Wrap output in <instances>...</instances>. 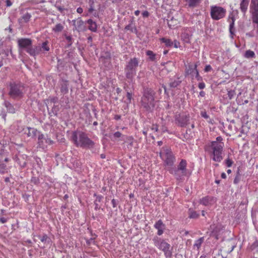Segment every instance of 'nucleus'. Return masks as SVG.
I'll return each instance as SVG.
<instances>
[{"instance_id":"nucleus-1","label":"nucleus","mask_w":258,"mask_h":258,"mask_svg":"<svg viewBox=\"0 0 258 258\" xmlns=\"http://www.w3.org/2000/svg\"><path fill=\"white\" fill-rule=\"evenodd\" d=\"M7 89L10 98L15 100L22 99L26 92L24 84L19 81L12 80L8 82Z\"/></svg>"},{"instance_id":"nucleus-2","label":"nucleus","mask_w":258,"mask_h":258,"mask_svg":"<svg viewBox=\"0 0 258 258\" xmlns=\"http://www.w3.org/2000/svg\"><path fill=\"white\" fill-rule=\"evenodd\" d=\"M71 140L77 147L83 148L92 149L95 145V143L89 138L85 133L80 131L72 133Z\"/></svg>"},{"instance_id":"nucleus-3","label":"nucleus","mask_w":258,"mask_h":258,"mask_svg":"<svg viewBox=\"0 0 258 258\" xmlns=\"http://www.w3.org/2000/svg\"><path fill=\"white\" fill-rule=\"evenodd\" d=\"M223 138L217 137L216 141L211 142L209 147L211 148L212 159L213 161L220 162L223 159V150L224 144L222 142Z\"/></svg>"},{"instance_id":"nucleus-4","label":"nucleus","mask_w":258,"mask_h":258,"mask_svg":"<svg viewBox=\"0 0 258 258\" xmlns=\"http://www.w3.org/2000/svg\"><path fill=\"white\" fill-rule=\"evenodd\" d=\"M154 92L150 88H146L142 98L141 105L143 108L148 112H151L155 107Z\"/></svg>"},{"instance_id":"nucleus-5","label":"nucleus","mask_w":258,"mask_h":258,"mask_svg":"<svg viewBox=\"0 0 258 258\" xmlns=\"http://www.w3.org/2000/svg\"><path fill=\"white\" fill-rule=\"evenodd\" d=\"M159 154L165 166H169L171 168L174 165L175 162V157L170 148L167 147H163Z\"/></svg>"},{"instance_id":"nucleus-6","label":"nucleus","mask_w":258,"mask_h":258,"mask_svg":"<svg viewBox=\"0 0 258 258\" xmlns=\"http://www.w3.org/2000/svg\"><path fill=\"white\" fill-rule=\"evenodd\" d=\"M187 161L185 159H181L177 167H171L168 169L169 173L173 175L177 180H180L186 176L187 172Z\"/></svg>"},{"instance_id":"nucleus-7","label":"nucleus","mask_w":258,"mask_h":258,"mask_svg":"<svg viewBox=\"0 0 258 258\" xmlns=\"http://www.w3.org/2000/svg\"><path fill=\"white\" fill-rule=\"evenodd\" d=\"M139 63V59L137 57L131 58L126 62L124 68V73L127 79L132 80L136 75Z\"/></svg>"},{"instance_id":"nucleus-8","label":"nucleus","mask_w":258,"mask_h":258,"mask_svg":"<svg viewBox=\"0 0 258 258\" xmlns=\"http://www.w3.org/2000/svg\"><path fill=\"white\" fill-rule=\"evenodd\" d=\"M226 10L223 7L212 6L210 8V15L213 20H219L226 16Z\"/></svg>"},{"instance_id":"nucleus-9","label":"nucleus","mask_w":258,"mask_h":258,"mask_svg":"<svg viewBox=\"0 0 258 258\" xmlns=\"http://www.w3.org/2000/svg\"><path fill=\"white\" fill-rule=\"evenodd\" d=\"M223 230L224 227L221 224H212L210 226L207 233L209 234L210 236L218 240Z\"/></svg>"},{"instance_id":"nucleus-10","label":"nucleus","mask_w":258,"mask_h":258,"mask_svg":"<svg viewBox=\"0 0 258 258\" xmlns=\"http://www.w3.org/2000/svg\"><path fill=\"white\" fill-rule=\"evenodd\" d=\"M37 145L38 147L42 149H45L49 145L53 144L54 142L51 140L47 136H45L41 133L38 137Z\"/></svg>"},{"instance_id":"nucleus-11","label":"nucleus","mask_w":258,"mask_h":258,"mask_svg":"<svg viewBox=\"0 0 258 258\" xmlns=\"http://www.w3.org/2000/svg\"><path fill=\"white\" fill-rule=\"evenodd\" d=\"M19 48L21 50H25L28 53V51L32 46V41L30 38H23L18 40Z\"/></svg>"},{"instance_id":"nucleus-12","label":"nucleus","mask_w":258,"mask_h":258,"mask_svg":"<svg viewBox=\"0 0 258 258\" xmlns=\"http://www.w3.org/2000/svg\"><path fill=\"white\" fill-rule=\"evenodd\" d=\"M250 13L252 22L258 25V0H251Z\"/></svg>"},{"instance_id":"nucleus-13","label":"nucleus","mask_w":258,"mask_h":258,"mask_svg":"<svg viewBox=\"0 0 258 258\" xmlns=\"http://www.w3.org/2000/svg\"><path fill=\"white\" fill-rule=\"evenodd\" d=\"M21 132H23L24 134H26L28 137H30L32 139H35L36 137L38 138L39 135L41 133V132L37 129L31 127L23 128ZM19 132H21V131H19Z\"/></svg>"},{"instance_id":"nucleus-14","label":"nucleus","mask_w":258,"mask_h":258,"mask_svg":"<svg viewBox=\"0 0 258 258\" xmlns=\"http://www.w3.org/2000/svg\"><path fill=\"white\" fill-rule=\"evenodd\" d=\"M72 23L74 27V30H76L78 32L84 31L86 30L84 22L80 18L73 20Z\"/></svg>"},{"instance_id":"nucleus-15","label":"nucleus","mask_w":258,"mask_h":258,"mask_svg":"<svg viewBox=\"0 0 258 258\" xmlns=\"http://www.w3.org/2000/svg\"><path fill=\"white\" fill-rule=\"evenodd\" d=\"M114 139L120 138L121 141H125L126 140L128 142V146L131 147L133 146V138L131 136H126L123 135L120 132H116L113 135Z\"/></svg>"},{"instance_id":"nucleus-16","label":"nucleus","mask_w":258,"mask_h":258,"mask_svg":"<svg viewBox=\"0 0 258 258\" xmlns=\"http://www.w3.org/2000/svg\"><path fill=\"white\" fill-rule=\"evenodd\" d=\"M170 245L164 240V241L162 242L161 246H160L159 249L164 252L166 257L168 258L170 257L172 254V251L170 250Z\"/></svg>"},{"instance_id":"nucleus-17","label":"nucleus","mask_w":258,"mask_h":258,"mask_svg":"<svg viewBox=\"0 0 258 258\" xmlns=\"http://www.w3.org/2000/svg\"><path fill=\"white\" fill-rule=\"evenodd\" d=\"M216 202V199L213 197L206 196L202 198L200 200V204L204 206H207L209 205H213Z\"/></svg>"},{"instance_id":"nucleus-18","label":"nucleus","mask_w":258,"mask_h":258,"mask_svg":"<svg viewBox=\"0 0 258 258\" xmlns=\"http://www.w3.org/2000/svg\"><path fill=\"white\" fill-rule=\"evenodd\" d=\"M235 20L236 18L233 17L232 14H229L227 21L229 22V32L231 38H233L234 35V23Z\"/></svg>"},{"instance_id":"nucleus-19","label":"nucleus","mask_w":258,"mask_h":258,"mask_svg":"<svg viewBox=\"0 0 258 258\" xmlns=\"http://www.w3.org/2000/svg\"><path fill=\"white\" fill-rule=\"evenodd\" d=\"M185 6L190 9H194L199 7L202 0H184Z\"/></svg>"},{"instance_id":"nucleus-20","label":"nucleus","mask_w":258,"mask_h":258,"mask_svg":"<svg viewBox=\"0 0 258 258\" xmlns=\"http://www.w3.org/2000/svg\"><path fill=\"white\" fill-rule=\"evenodd\" d=\"M154 227L158 230L157 234L161 235L165 229V225L163 223L161 220H159L154 224Z\"/></svg>"},{"instance_id":"nucleus-21","label":"nucleus","mask_w":258,"mask_h":258,"mask_svg":"<svg viewBox=\"0 0 258 258\" xmlns=\"http://www.w3.org/2000/svg\"><path fill=\"white\" fill-rule=\"evenodd\" d=\"M60 90L61 93L63 94H66L69 92V82L68 81L62 79L60 82Z\"/></svg>"},{"instance_id":"nucleus-22","label":"nucleus","mask_w":258,"mask_h":258,"mask_svg":"<svg viewBox=\"0 0 258 258\" xmlns=\"http://www.w3.org/2000/svg\"><path fill=\"white\" fill-rule=\"evenodd\" d=\"M41 53L40 45L32 46L31 49L28 51V54L33 57L39 55Z\"/></svg>"},{"instance_id":"nucleus-23","label":"nucleus","mask_w":258,"mask_h":258,"mask_svg":"<svg viewBox=\"0 0 258 258\" xmlns=\"http://www.w3.org/2000/svg\"><path fill=\"white\" fill-rule=\"evenodd\" d=\"M191 36L190 32L187 29H185L181 34V39L184 43H190Z\"/></svg>"},{"instance_id":"nucleus-24","label":"nucleus","mask_w":258,"mask_h":258,"mask_svg":"<svg viewBox=\"0 0 258 258\" xmlns=\"http://www.w3.org/2000/svg\"><path fill=\"white\" fill-rule=\"evenodd\" d=\"M31 18V14L27 12L23 14L22 16L18 19V22L20 24L22 25L28 22Z\"/></svg>"},{"instance_id":"nucleus-25","label":"nucleus","mask_w":258,"mask_h":258,"mask_svg":"<svg viewBox=\"0 0 258 258\" xmlns=\"http://www.w3.org/2000/svg\"><path fill=\"white\" fill-rule=\"evenodd\" d=\"M189 117L186 115H183L180 116L177 119V120L180 126H184L187 125L188 121H189Z\"/></svg>"},{"instance_id":"nucleus-26","label":"nucleus","mask_w":258,"mask_h":258,"mask_svg":"<svg viewBox=\"0 0 258 258\" xmlns=\"http://www.w3.org/2000/svg\"><path fill=\"white\" fill-rule=\"evenodd\" d=\"M248 4L249 0H242L240 4V10L244 15L246 13L247 10Z\"/></svg>"},{"instance_id":"nucleus-27","label":"nucleus","mask_w":258,"mask_h":258,"mask_svg":"<svg viewBox=\"0 0 258 258\" xmlns=\"http://www.w3.org/2000/svg\"><path fill=\"white\" fill-rule=\"evenodd\" d=\"M94 196L96 197V199L94 201L95 210L96 211L100 209V206L99 205V203L101 202L103 199V196L101 195H97L96 194H94Z\"/></svg>"},{"instance_id":"nucleus-28","label":"nucleus","mask_w":258,"mask_h":258,"mask_svg":"<svg viewBox=\"0 0 258 258\" xmlns=\"http://www.w3.org/2000/svg\"><path fill=\"white\" fill-rule=\"evenodd\" d=\"M88 24V29L92 31L96 32L97 31V26L95 22L93 21L92 19H89L87 21Z\"/></svg>"},{"instance_id":"nucleus-29","label":"nucleus","mask_w":258,"mask_h":258,"mask_svg":"<svg viewBox=\"0 0 258 258\" xmlns=\"http://www.w3.org/2000/svg\"><path fill=\"white\" fill-rule=\"evenodd\" d=\"M4 105L7 108L8 112L11 113L15 112V108L9 101L5 100L4 102Z\"/></svg>"},{"instance_id":"nucleus-30","label":"nucleus","mask_w":258,"mask_h":258,"mask_svg":"<svg viewBox=\"0 0 258 258\" xmlns=\"http://www.w3.org/2000/svg\"><path fill=\"white\" fill-rule=\"evenodd\" d=\"M197 65L196 64L189 65L186 69V74L187 75H190L194 77V73L197 70Z\"/></svg>"},{"instance_id":"nucleus-31","label":"nucleus","mask_w":258,"mask_h":258,"mask_svg":"<svg viewBox=\"0 0 258 258\" xmlns=\"http://www.w3.org/2000/svg\"><path fill=\"white\" fill-rule=\"evenodd\" d=\"M204 237H202L195 241V242L193 245V248L199 250L202 244L204 242Z\"/></svg>"},{"instance_id":"nucleus-32","label":"nucleus","mask_w":258,"mask_h":258,"mask_svg":"<svg viewBox=\"0 0 258 258\" xmlns=\"http://www.w3.org/2000/svg\"><path fill=\"white\" fill-rule=\"evenodd\" d=\"M181 81L179 80V78L176 79H171L169 83V86L171 88H176L180 84Z\"/></svg>"},{"instance_id":"nucleus-33","label":"nucleus","mask_w":258,"mask_h":258,"mask_svg":"<svg viewBox=\"0 0 258 258\" xmlns=\"http://www.w3.org/2000/svg\"><path fill=\"white\" fill-rule=\"evenodd\" d=\"M153 241L154 245L159 249L160 246H161L162 242L164 241V240L162 239L157 236H155L153 238Z\"/></svg>"},{"instance_id":"nucleus-34","label":"nucleus","mask_w":258,"mask_h":258,"mask_svg":"<svg viewBox=\"0 0 258 258\" xmlns=\"http://www.w3.org/2000/svg\"><path fill=\"white\" fill-rule=\"evenodd\" d=\"M146 55L149 56L150 60L155 61L157 59V55L151 50H147Z\"/></svg>"},{"instance_id":"nucleus-35","label":"nucleus","mask_w":258,"mask_h":258,"mask_svg":"<svg viewBox=\"0 0 258 258\" xmlns=\"http://www.w3.org/2000/svg\"><path fill=\"white\" fill-rule=\"evenodd\" d=\"M48 44V42L47 41H45L42 43L41 45H40L42 53H44L45 51H48L50 50V48Z\"/></svg>"},{"instance_id":"nucleus-36","label":"nucleus","mask_w":258,"mask_h":258,"mask_svg":"<svg viewBox=\"0 0 258 258\" xmlns=\"http://www.w3.org/2000/svg\"><path fill=\"white\" fill-rule=\"evenodd\" d=\"M63 28L64 27L61 24L58 23L52 28V31L55 33H58L61 32L63 29Z\"/></svg>"},{"instance_id":"nucleus-37","label":"nucleus","mask_w":258,"mask_h":258,"mask_svg":"<svg viewBox=\"0 0 258 258\" xmlns=\"http://www.w3.org/2000/svg\"><path fill=\"white\" fill-rule=\"evenodd\" d=\"M161 41L166 45L167 47H171L173 45V42L170 39L165 38H162L160 39Z\"/></svg>"},{"instance_id":"nucleus-38","label":"nucleus","mask_w":258,"mask_h":258,"mask_svg":"<svg viewBox=\"0 0 258 258\" xmlns=\"http://www.w3.org/2000/svg\"><path fill=\"white\" fill-rule=\"evenodd\" d=\"M244 56L247 58H254L255 57V53L253 51L248 50L245 51Z\"/></svg>"},{"instance_id":"nucleus-39","label":"nucleus","mask_w":258,"mask_h":258,"mask_svg":"<svg viewBox=\"0 0 258 258\" xmlns=\"http://www.w3.org/2000/svg\"><path fill=\"white\" fill-rule=\"evenodd\" d=\"M199 217V214L194 211H190L189 218L192 219L198 218Z\"/></svg>"},{"instance_id":"nucleus-40","label":"nucleus","mask_w":258,"mask_h":258,"mask_svg":"<svg viewBox=\"0 0 258 258\" xmlns=\"http://www.w3.org/2000/svg\"><path fill=\"white\" fill-rule=\"evenodd\" d=\"M7 165L4 163H0V173L4 174L7 172Z\"/></svg>"},{"instance_id":"nucleus-41","label":"nucleus","mask_w":258,"mask_h":258,"mask_svg":"<svg viewBox=\"0 0 258 258\" xmlns=\"http://www.w3.org/2000/svg\"><path fill=\"white\" fill-rule=\"evenodd\" d=\"M40 240L44 243L49 242V238L48 237V236L46 234H44L42 236L40 237Z\"/></svg>"},{"instance_id":"nucleus-42","label":"nucleus","mask_w":258,"mask_h":258,"mask_svg":"<svg viewBox=\"0 0 258 258\" xmlns=\"http://www.w3.org/2000/svg\"><path fill=\"white\" fill-rule=\"evenodd\" d=\"M124 29L126 30H130L132 32H135L137 31L136 28L132 26V23L129 24L128 25L126 26Z\"/></svg>"},{"instance_id":"nucleus-43","label":"nucleus","mask_w":258,"mask_h":258,"mask_svg":"<svg viewBox=\"0 0 258 258\" xmlns=\"http://www.w3.org/2000/svg\"><path fill=\"white\" fill-rule=\"evenodd\" d=\"M31 182L34 184H38L40 183L39 178L36 176H32L31 179Z\"/></svg>"},{"instance_id":"nucleus-44","label":"nucleus","mask_w":258,"mask_h":258,"mask_svg":"<svg viewBox=\"0 0 258 258\" xmlns=\"http://www.w3.org/2000/svg\"><path fill=\"white\" fill-rule=\"evenodd\" d=\"M227 95L229 99H232L235 95V92L234 90H231L230 91H228Z\"/></svg>"},{"instance_id":"nucleus-45","label":"nucleus","mask_w":258,"mask_h":258,"mask_svg":"<svg viewBox=\"0 0 258 258\" xmlns=\"http://www.w3.org/2000/svg\"><path fill=\"white\" fill-rule=\"evenodd\" d=\"M66 39L68 43V46H70L73 44V38L71 36L66 35Z\"/></svg>"},{"instance_id":"nucleus-46","label":"nucleus","mask_w":258,"mask_h":258,"mask_svg":"<svg viewBox=\"0 0 258 258\" xmlns=\"http://www.w3.org/2000/svg\"><path fill=\"white\" fill-rule=\"evenodd\" d=\"M225 163L228 167H230L232 165L233 162L232 160L230 159L229 158H227V159L225 160Z\"/></svg>"},{"instance_id":"nucleus-47","label":"nucleus","mask_w":258,"mask_h":258,"mask_svg":"<svg viewBox=\"0 0 258 258\" xmlns=\"http://www.w3.org/2000/svg\"><path fill=\"white\" fill-rule=\"evenodd\" d=\"M258 247V241H254L250 246L251 250H253Z\"/></svg>"},{"instance_id":"nucleus-48","label":"nucleus","mask_w":258,"mask_h":258,"mask_svg":"<svg viewBox=\"0 0 258 258\" xmlns=\"http://www.w3.org/2000/svg\"><path fill=\"white\" fill-rule=\"evenodd\" d=\"M238 11L237 10H233L232 12H230L229 14H232L233 17L236 18L238 15Z\"/></svg>"},{"instance_id":"nucleus-49","label":"nucleus","mask_w":258,"mask_h":258,"mask_svg":"<svg viewBox=\"0 0 258 258\" xmlns=\"http://www.w3.org/2000/svg\"><path fill=\"white\" fill-rule=\"evenodd\" d=\"M239 180H240V175L239 174V172H238L236 177H235V178L234 179V181H233L234 183V184L238 183L239 182Z\"/></svg>"},{"instance_id":"nucleus-50","label":"nucleus","mask_w":258,"mask_h":258,"mask_svg":"<svg viewBox=\"0 0 258 258\" xmlns=\"http://www.w3.org/2000/svg\"><path fill=\"white\" fill-rule=\"evenodd\" d=\"M201 115L202 117L205 119H208L209 118V116L207 114V112L206 111H201Z\"/></svg>"},{"instance_id":"nucleus-51","label":"nucleus","mask_w":258,"mask_h":258,"mask_svg":"<svg viewBox=\"0 0 258 258\" xmlns=\"http://www.w3.org/2000/svg\"><path fill=\"white\" fill-rule=\"evenodd\" d=\"M212 70V68L210 65H207L206 66L204 71L206 72H209Z\"/></svg>"},{"instance_id":"nucleus-52","label":"nucleus","mask_w":258,"mask_h":258,"mask_svg":"<svg viewBox=\"0 0 258 258\" xmlns=\"http://www.w3.org/2000/svg\"><path fill=\"white\" fill-rule=\"evenodd\" d=\"M94 10V6H93V2H92L90 4V8H89L88 12L90 13H92Z\"/></svg>"},{"instance_id":"nucleus-53","label":"nucleus","mask_w":258,"mask_h":258,"mask_svg":"<svg viewBox=\"0 0 258 258\" xmlns=\"http://www.w3.org/2000/svg\"><path fill=\"white\" fill-rule=\"evenodd\" d=\"M111 204L112 205V207L113 208H115V207H116V206L118 204V201L113 199L111 201Z\"/></svg>"},{"instance_id":"nucleus-54","label":"nucleus","mask_w":258,"mask_h":258,"mask_svg":"<svg viewBox=\"0 0 258 258\" xmlns=\"http://www.w3.org/2000/svg\"><path fill=\"white\" fill-rule=\"evenodd\" d=\"M126 97L128 100V102L129 103H131V100H132V94L131 93H130V92H127V94H126Z\"/></svg>"},{"instance_id":"nucleus-55","label":"nucleus","mask_w":258,"mask_h":258,"mask_svg":"<svg viewBox=\"0 0 258 258\" xmlns=\"http://www.w3.org/2000/svg\"><path fill=\"white\" fill-rule=\"evenodd\" d=\"M0 115L2 116V117L4 119V120L5 121H6V116H7V113L5 112V111H4V110H2Z\"/></svg>"},{"instance_id":"nucleus-56","label":"nucleus","mask_w":258,"mask_h":258,"mask_svg":"<svg viewBox=\"0 0 258 258\" xmlns=\"http://www.w3.org/2000/svg\"><path fill=\"white\" fill-rule=\"evenodd\" d=\"M198 87L200 89H203L205 88V84L203 82H201L199 84Z\"/></svg>"},{"instance_id":"nucleus-57","label":"nucleus","mask_w":258,"mask_h":258,"mask_svg":"<svg viewBox=\"0 0 258 258\" xmlns=\"http://www.w3.org/2000/svg\"><path fill=\"white\" fill-rule=\"evenodd\" d=\"M6 4L7 7H10L12 5V2H11V0H6Z\"/></svg>"},{"instance_id":"nucleus-58","label":"nucleus","mask_w":258,"mask_h":258,"mask_svg":"<svg viewBox=\"0 0 258 258\" xmlns=\"http://www.w3.org/2000/svg\"><path fill=\"white\" fill-rule=\"evenodd\" d=\"M151 129L153 131H155V132H158V125L157 124H153L152 125Z\"/></svg>"},{"instance_id":"nucleus-59","label":"nucleus","mask_w":258,"mask_h":258,"mask_svg":"<svg viewBox=\"0 0 258 258\" xmlns=\"http://www.w3.org/2000/svg\"><path fill=\"white\" fill-rule=\"evenodd\" d=\"M142 15L143 17L147 18L149 16V13L148 11H144L142 13Z\"/></svg>"},{"instance_id":"nucleus-60","label":"nucleus","mask_w":258,"mask_h":258,"mask_svg":"<svg viewBox=\"0 0 258 258\" xmlns=\"http://www.w3.org/2000/svg\"><path fill=\"white\" fill-rule=\"evenodd\" d=\"M7 222V219L5 217H1L0 218V222L2 223H5Z\"/></svg>"},{"instance_id":"nucleus-61","label":"nucleus","mask_w":258,"mask_h":258,"mask_svg":"<svg viewBox=\"0 0 258 258\" xmlns=\"http://www.w3.org/2000/svg\"><path fill=\"white\" fill-rule=\"evenodd\" d=\"M174 47L177 48L179 45V42L177 40H174L173 42Z\"/></svg>"},{"instance_id":"nucleus-62","label":"nucleus","mask_w":258,"mask_h":258,"mask_svg":"<svg viewBox=\"0 0 258 258\" xmlns=\"http://www.w3.org/2000/svg\"><path fill=\"white\" fill-rule=\"evenodd\" d=\"M83 12V10L81 7H79L77 9V12L79 14H82Z\"/></svg>"},{"instance_id":"nucleus-63","label":"nucleus","mask_w":258,"mask_h":258,"mask_svg":"<svg viewBox=\"0 0 258 258\" xmlns=\"http://www.w3.org/2000/svg\"><path fill=\"white\" fill-rule=\"evenodd\" d=\"M120 118H121V116L120 115L116 114V115H114V119L118 120L120 119Z\"/></svg>"},{"instance_id":"nucleus-64","label":"nucleus","mask_w":258,"mask_h":258,"mask_svg":"<svg viewBox=\"0 0 258 258\" xmlns=\"http://www.w3.org/2000/svg\"><path fill=\"white\" fill-rule=\"evenodd\" d=\"M199 75V72H198V70L197 69V70L194 73V77H195V78H196V77L198 76Z\"/></svg>"}]
</instances>
